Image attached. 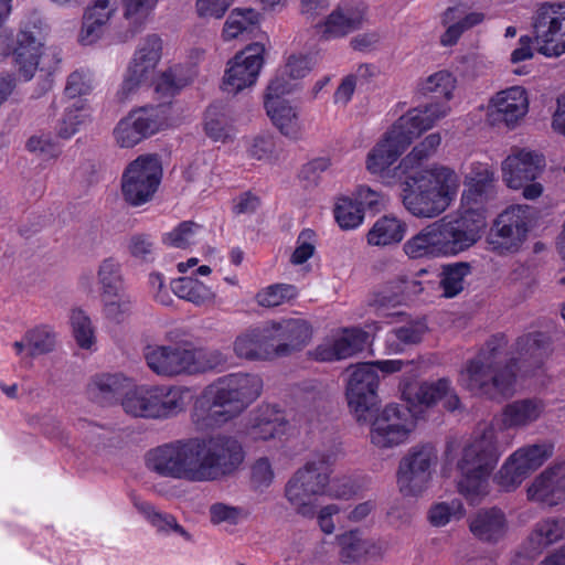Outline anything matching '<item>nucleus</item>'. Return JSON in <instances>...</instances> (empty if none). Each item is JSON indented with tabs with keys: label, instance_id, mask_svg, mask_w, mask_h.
I'll use <instances>...</instances> for the list:
<instances>
[{
	"label": "nucleus",
	"instance_id": "nucleus-37",
	"mask_svg": "<svg viewBox=\"0 0 565 565\" xmlns=\"http://www.w3.org/2000/svg\"><path fill=\"white\" fill-rule=\"evenodd\" d=\"M171 288L175 296L196 306L213 303L215 300V294L211 288L192 277L173 280Z\"/></svg>",
	"mask_w": 565,
	"mask_h": 565
},
{
	"label": "nucleus",
	"instance_id": "nucleus-29",
	"mask_svg": "<svg viewBox=\"0 0 565 565\" xmlns=\"http://www.w3.org/2000/svg\"><path fill=\"white\" fill-rule=\"evenodd\" d=\"M340 547L339 557L344 565H359L369 558L380 554L377 543L366 539L359 530H350L337 536Z\"/></svg>",
	"mask_w": 565,
	"mask_h": 565
},
{
	"label": "nucleus",
	"instance_id": "nucleus-1",
	"mask_svg": "<svg viewBox=\"0 0 565 565\" xmlns=\"http://www.w3.org/2000/svg\"><path fill=\"white\" fill-rule=\"evenodd\" d=\"M465 184L468 189L462 193V201L482 205L492 194L493 172L488 164L472 163ZM486 225L483 213L471 206L459 216H444L426 225L404 244L403 249L413 259L455 256L473 246Z\"/></svg>",
	"mask_w": 565,
	"mask_h": 565
},
{
	"label": "nucleus",
	"instance_id": "nucleus-18",
	"mask_svg": "<svg viewBox=\"0 0 565 565\" xmlns=\"http://www.w3.org/2000/svg\"><path fill=\"white\" fill-rule=\"evenodd\" d=\"M530 220L527 205H512L505 209L490 230L488 242L491 249L499 254L516 252L525 241Z\"/></svg>",
	"mask_w": 565,
	"mask_h": 565
},
{
	"label": "nucleus",
	"instance_id": "nucleus-5",
	"mask_svg": "<svg viewBox=\"0 0 565 565\" xmlns=\"http://www.w3.org/2000/svg\"><path fill=\"white\" fill-rule=\"evenodd\" d=\"M446 103H431L414 108L401 116L371 149L366 157V170L384 178L414 139L448 115Z\"/></svg>",
	"mask_w": 565,
	"mask_h": 565
},
{
	"label": "nucleus",
	"instance_id": "nucleus-12",
	"mask_svg": "<svg viewBox=\"0 0 565 565\" xmlns=\"http://www.w3.org/2000/svg\"><path fill=\"white\" fill-rule=\"evenodd\" d=\"M437 450L430 444L411 447L402 457L396 482L404 497L417 498L427 489L431 480L433 468L437 465Z\"/></svg>",
	"mask_w": 565,
	"mask_h": 565
},
{
	"label": "nucleus",
	"instance_id": "nucleus-10",
	"mask_svg": "<svg viewBox=\"0 0 565 565\" xmlns=\"http://www.w3.org/2000/svg\"><path fill=\"white\" fill-rule=\"evenodd\" d=\"M186 392L178 386H139L125 393L121 406L132 417L168 418L184 409Z\"/></svg>",
	"mask_w": 565,
	"mask_h": 565
},
{
	"label": "nucleus",
	"instance_id": "nucleus-58",
	"mask_svg": "<svg viewBox=\"0 0 565 565\" xmlns=\"http://www.w3.org/2000/svg\"><path fill=\"white\" fill-rule=\"evenodd\" d=\"M128 250L132 257L148 262L154 254V243L147 234H135L129 238Z\"/></svg>",
	"mask_w": 565,
	"mask_h": 565
},
{
	"label": "nucleus",
	"instance_id": "nucleus-63",
	"mask_svg": "<svg viewBox=\"0 0 565 565\" xmlns=\"http://www.w3.org/2000/svg\"><path fill=\"white\" fill-rule=\"evenodd\" d=\"M426 330L425 323L416 321L395 329L393 334L404 344H416L422 341Z\"/></svg>",
	"mask_w": 565,
	"mask_h": 565
},
{
	"label": "nucleus",
	"instance_id": "nucleus-11",
	"mask_svg": "<svg viewBox=\"0 0 565 565\" xmlns=\"http://www.w3.org/2000/svg\"><path fill=\"white\" fill-rule=\"evenodd\" d=\"M329 471L323 460L309 461L287 482L285 495L296 512L305 518L316 513V500L324 493Z\"/></svg>",
	"mask_w": 565,
	"mask_h": 565
},
{
	"label": "nucleus",
	"instance_id": "nucleus-8",
	"mask_svg": "<svg viewBox=\"0 0 565 565\" xmlns=\"http://www.w3.org/2000/svg\"><path fill=\"white\" fill-rule=\"evenodd\" d=\"M143 358L153 373L164 377L203 374L221 369L227 362L218 350L186 344H149L143 349Z\"/></svg>",
	"mask_w": 565,
	"mask_h": 565
},
{
	"label": "nucleus",
	"instance_id": "nucleus-33",
	"mask_svg": "<svg viewBox=\"0 0 565 565\" xmlns=\"http://www.w3.org/2000/svg\"><path fill=\"white\" fill-rule=\"evenodd\" d=\"M406 225L394 216H382L366 234L367 244L371 246H388L399 243L405 235Z\"/></svg>",
	"mask_w": 565,
	"mask_h": 565
},
{
	"label": "nucleus",
	"instance_id": "nucleus-23",
	"mask_svg": "<svg viewBox=\"0 0 565 565\" xmlns=\"http://www.w3.org/2000/svg\"><path fill=\"white\" fill-rule=\"evenodd\" d=\"M532 501L556 505L565 501V461L556 462L543 470L527 489Z\"/></svg>",
	"mask_w": 565,
	"mask_h": 565
},
{
	"label": "nucleus",
	"instance_id": "nucleus-2",
	"mask_svg": "<svg viewBox=\"0 0 565 565\" xmlns=\"http://www.w3.org/2000/svg\"><path fill=\"white\" fill-rule=\"evenodd\" d=\"M244 458L235 437L216 434L158 446L147 454V467L161 477L209 482L233 476Z\"/></svg>",
	"mask_w": 565,
	"mask_h": 565
},
{
	"label": "nucleus",
	"instance_id": "nucleus-40",
	"mask_svg": "<svg viewBox=\"0 0 565 565\" xmlns=\"http://www.w3.org/2000/svg\"><path fill=\"white\" fill-rule=\"evenodd\" d=\"M162 55V40L157 34H148L139 43L132 61L140 64L152 77Z\"/></svg>",
	"mask_w": 565,
	"mask_h": 565
},
{
	"label": "nucleus",
	"instance_id": "nucleus-61",
	"mask_svg": "<svg viewBox=\"0 0 565 565\" xmlns=\"http://www.w3.org/2000/svg\"><path fill=\"white\" fill-rule=\"evenodd\" d=\"M290 79L285 73L275 76L267 86L265 100L281 99L282 96L294 93L298 85Z\"/></svg>",
	"mask_w": 565,
	"mask_h": 565
},
{
	"label": "nucleus",
	"instance_id": "nucleus-17",
	"mask_svg": "<svg viewBox=\"0 0 565 565\" xmlns=\"http://www.w3.org/2000/svg\"><path fill=\"white\" fill-rule=\"evenodd\" d=\"M553 445L546 441L520 447L500 468L495 476L498 484L507 491L518 488L553 456Z\"/></svg>",
	"mask_w": 565,
	"mask_h": 565
},
{
	"label": "nucleus",
	"instance_id": "nucleus-34",
	"mask_svg": "<svg viewBox=\"0 0 565 565\" xmlns=\"http://www.w3.org/2000/svg\"><path fill=\"white\" fill-rule=\"evenodd\" d=\"M287 422L284 416L270 407L259 411L253 419L249 434L257 440H269L280 437L286 431Z\"/></svg>",
	"mask_w": 565,
	"mask_h": 565
},
{
	"label": "nucleus",
	"instance_id": "nucleus-32",
	"mask_svg": "<svg viewBox=\"0 0 565 565\" xmlns=\"http://www.w3.org/2000/svg\"><path fill=\"white\" fill-rule=\"evenodd\" d=\"M565 537V519L547 518L535 524L526 542L527 553L539 555L547 546Z\"/></svg>",
	"mask_w": 565,
	"mask_h": 565
},
{
	"label": "nucleus",
	"instance_id": "nucleus-49",
	"mask_svg": "<svg viewBox=\"0 0 565 565\" xmlns=\"http://www.w3.org/2000/svg\"><path fill=\"white\" fill-rule=\"evenodd\" d=\"M369 335L365 331L360 329L347 330L343 335L333 341L338 359H347L363 350L366 344Z\"/></svg>",
	"mask_w": 565,
	"mask_h": 565
},
{
	"label": "nucleus",
	"instance_id": "nucleus-20",
	"mask_svg": "<svg viewBox=\"0 0 565 565\" xmlns=\"http://www.w3.org/2000/svg\"><path fill=\"white\" fill-rule=\"evenodd\" d=\"M267 324L278 358L299 352L311 341L312 327L302 318L271 320Z\"/></svg>",
	"mask_w": 565,
	"mask_h": 565
},
{
	"label": "nucleus",
	"instance_id": "nucleus-47",
	"mask_svg": "<svg viewBox=\"0 0 565 565\" xmlns=\"http://www.w3.org/2000/svg\"><path fill=\"white\" fill-rule=\"evenodd\" d=\"M456 87V78L448 71H439L428 76L420 85L423 94H436L449 100Z\"/></svg>",
	"mask_w": 565,
	"mask_h": 565
},
{
	"label": "nucleus",
	"instance_id": "nucleus-13",
	"mask_svg": "<svg viewBox=\"0 0 565 565\" xmlns=\"http://www.w3.org/2000/svg\"><path fill=\"white\" fill-rule=\"evenodd\" d=\"M533 43L539 53L557 57L565 53V6L543 2L532 15Z\"/></svg>",
	"mask_w": 565,
	"mask_h": 565
},
{
	"label": "nucleus",
	"instance_id": "nucleus-4",
	"mask_svg": "<svg viewBox=\"0 0 565 565\" xmlns=\"http://www.w3.org/2000/svg\"><path fill=\"white\" fill-rule=\"evenodd\" d=\"M263 381L256 374H228L210 385L204 394L206 406H196L192 422L198 430L220 426L241 414L262 393Z\"/></svg>",
	"mask_w": 565,
	"mask_h": 565
},
{
	"label": "nucleus",
	"instance_id": "nucleus-3",
	"mask_svg": "<svg viewBox=\"0 0 565 565\" xmlns=\"http://www.w3.org/2000/svg\"><path fill=\"white\" fill-rule=\"evenodd\" d=\"M504 337L490 339L479 354L468 361L460 372V384L477 396L502 399L514 393L516 361L539 365L548 350V340L543 333L520 337L514 347L516 356L508 358Z\"/></svg>",
	"mask_w": 565,
	"mask_h": 565
},
{
	"label": "nucleus",
	"instance_id": "nucleus-55",
	"mask_svg": "<svg viewBox=\"0 0 565 565\" xmlns=\"http://www.w3.org/2000/svg\"><path fill=\"white\" fill-rule=\"evenodd\" d=\"M140 510L151 522V524L156 526L159 531L173 530L182 535H186V532L177 523V520L173 515L161 513L157 511L154 507L148 503L141 504Z\"/></svg>",
	"mask_w": 565,
	"mask_h": 565
},
{
	"label": "nucleus",
	"instance_id": "nucleus-64",
	"mask_svg": "<svg viewBox=\"0 0 565 565\" xmlns=\"http://www.w3.org/2000/svg\"><path fill=\"white\" fill-rule=\"evenodd\" d=\"M274 480V470L269 460L262 457L252 467V481L256 488H267Z\"/></svg>",
	"mask_w": 565,
	"mask_h": 565
},
{
	"label": "nucleus",
	"instance_id": "nucleus-38",
	"mask_svg": "<svg viewBox=\"0 0 565 565\" xmlns=\"http://www.w3.org/2000/svg\"><path fill=\"white\" fill-rule=\"evenodd\" d=\"M471 274V265L467 262H457L441 266L439 286L444 296L452 298L459 295L463 288L467 276Z\"/></svg>",
	"mask_w": 565,
	"mask_h": 565
},
{
	"label": "nucleus",
	"instance_id": "nucleus-6",
	"mask_svg": "<svg viewBox=\"0 0 565 565\" xmlns=\"http://www.w3.org/2000/svg\"><path fill=\"white\" fill-rule=\"evenodd\" d=\"M502 450L497 440L492 423L480 425L461 449L457 461L460 472L458 491L471 504L478 503L489 490V478L494 470Z\"/></svg>",
	"mask_w": 565,
	"mask_h": 565
},
{
	"label": "nucleus",
	"instance_id": "nucleus-46",
	"mask_svg": "<svg viewBox=\"0 0 565 565\" xmlns=\"http://www.w3.org/2000/svg\"><path fill=\"white\" fill-rule=\"evenodd\" d=\"M297 296V289L292 285L276 284L268 286L256 295V302L260 307L274 308Z\"/></svg>",
	"mask_w": 565,
	"mask_h": 565
},
{
	"label": "nucleus",
	"instance_id": "nucleus-9",
	"mask_svg": "<svg viewBox=\"0 0 565 565\" xmlns=\"http://www.w3.org/2000/svg\"><path fill=\"white\" fill-rule=\"evenodd\" d=\"M412 362L402 360H386L356 364L349 369L350 376L347 384V398L350 409L358 420L375 406L377 401V387L380 383L379 371L391 374L399 372Z\"/></svg>",
	"mask_w": 565,
	"mask_h": 565
},
{
	"label": "nucleus",
	"instance_id": "nucleus-43",
	"mask_svg": "<svg viewBox=\"0 0 565 565\" xmlns=\"http://www.w3.org/2000/svg\"><path fill=\"white\" fill-rule=\"evenodd\" d=\"M258 21V13L253 9H235L228 15L223 36L225 40H232L249 30Z\"/></svg>",
	"mask_w": 565,
	"mask_h": 565
},
{
	"label": "nucleus",
	"instance_id": "nucleus-7",
	"mask_svg": "<svg viewBox=\"0 0 565 565\" xmlns=\"http://www.w3.org/2000/svg\"><path fill=\"white\" fill-rule=\"evenodd\" d=\"M459 189L457 173L434 167L408 178L402 192L404 207L415 217L435 218L451 204Z\"/></svg>",
	"mask_w": 565,
	"mask_h": 565
},
{
	"label": "nucleus",
	"instance_id": "nucleus-62",
	"mask_svg": "<svg viewBox=\"0 0 565 565\" xmlns=\"http://www.w3.org/2000/svg\"><path fill=\"white\" fill-rule=\"evenodd\" d=\"M232 2L233 0H196L195 10L200 18L220 19Z\"/></svg>",
	"mask_w": 565,
	"mask_h": 565
},
{
	"label": "nucleus",
	"instance_id": "nucleus-21",
	"mask_svg": "<svg viewBox=\"0 0 565 565\" xmlns=\"http://www.w3.org/2000/svg\"><path fill=\"white\" fill-rule=\"evenodd\" d=\"M545 167L544 158L525 149H514L502 162L503 180L511 189H521L534 181Z\"/></svg>",
	"mask_w": 565,
	"mask_h": 565
},
{
	"label": "nucleus",
	"instance_id": "nucleus-15",
	"mask_svg": "<svg viewBox=\"0 0 565 565\" xmlns=\"http://www.w3.org/2000/svg\"><path fill=\"white\" fill-rule=\"evenodd\" d=\"M167 105H151L132 109L121 118L113 130L115 142L120 148H132L160 131L168 121Z\"/></svg>",
	"mask_w": 565,
	"mask_h": 565
},
{
	"label": "nucleus",
	"instance_id": "nucleus-56",
	"mask_svg": "<svg viewBox=\"0 0 565 565\" xmlns=\"http://www.w3.org/2000/svg\"><path fill=\"white\" fill-rule=\"evenodd\" d=\"M244 516L243 510L238 507L216 502L210 507V520L213 524L226 523L235 525Z\"/></svg>",
	"mask_w": 565,
	"mask_h": 565
},
{
	"label": "nucleus",
	"instance_id": "nucleus-16",
	"mask_svg": "<svg viewBox=\"0 0 565 565\" xmlns=\"http://www.w3.org/2000/svg\"><path fill=\"white\" fill-rule=\"evenodd\" d=\"M415 428L408 407L387 404L374 418L370 429V443L377 449H392L405 444Z\"/></svg>",
	"mask_w": 565,
	"mask_h": 565
},
{
	"label": "nucleus",
	"instance_id": "nucleus-19",
	"mask_svg": "<svg viewBox=\"0 0 565 565\" xmlns=\"http://www.w3.org/2000/svg\"><path fill=\"white\" fill-rule=\"evenodd\" d=\"M265 47L260 43L246 46L228 62L222 88L228 94H237L255 84L264 63Z\"/></svg>",
	"mask_w": 565,
	"mask_h": 565
},
{
	"label": "nucleus",
	"instance_id": "nucleus-50",
	"mask_svg": "<svg viewBox=\"0 0 565 565\" xmlns=\"http://www.w3.org/2000/svg\"><path fill=\"white\" fill-rule=\"evenodd\" d=\"M71 324L77 344L83 349H90L95 343V332L89 317L82 309H73Z\"/></svg>",
	"mask_w": 565,
	"mask_h": 565
},
{
	"label": "nucleus",
	"instance_id": "nucleus-59",
	"mask_svg": "<svg viewBox=\"0 0 565 565\" xmlns=\"http://www.w3.org/2000/svg\"><path fill=\"white\" fill-rule=\"evenodd\" d=\"M459 503L439 502L434 504L428 512V520L434 526H445L448 524L452 516L460 510Z\"/></svg>",
	"mask_w": 565,
	"mask_h": 565
},
{
	"label": "nucleus",
	"instance_id": "nucleus-51",
	"mask_svg": "<svg viewBox=\"0 0 565 565\" xmlns=\"http://www.w3.org/2000/svg\"><path fill=\"white\" fill-rule=\"evenodd\" d=\"M86 117L85 104L82 100H76L66 109L58 135L65 139L70 138L78 130V127L86 120Z\"/></svg>",
	"mask_w": 565,
	"mask_h": 565
},
{
	"label": "nucleus",
	"instance_id": "nucleus-52",
	"mask_svg": "<svg viewBox=\"0 0 565 565\" xmlns=\"http://www.w3.org/2000/svg\"><path fill=\"white\" fill-rule=\"evenodd\" d=\"M403 303V295L393 288L391 281L380 291L375 292L369 305L377 315L385 316L387 310Z\"/></svg>",
	"mask_w": 565,
	"mask_h": 565
},
{
	"label": "nucleus",
	"instance_id": "nucleus-26",
	"mask_svg": "<svg viewBox=\"0 0 565 565\" xmlns=\"http://www.w3.org/2000/svg\"><path fill=\"white\" fill-rule=\"evenodd\" d=\"M492 116L508 127L514 126L529 109L527 95L524 88L513 86L495 94L491 99Z\"/></svg>",
	"mask_w": 565,
	"mask_h": 565
},
{
	"label": "nucleus",
	"instance_id": "nucleus-42",
	"mask_svg": "<svg viewBox=\"0 0 565 565\" xmlns=\"http://www.w3.org/2000/svg\"><path fill=\"white\" fill-rule=\"evenodd\" d=\"M334 217L341 228L353 230L362 224L364 211L356 201L344 196L337 201Z\"/></svg>",
	"mask_w": 565,
	"mask_h": 565
},
{
	"label": "nucleus",
	"instance_id": "nucleus-54",
	"mask_svg": "<svg viewBox=\"0 0 565 565\" xmlns=\"http://www.w3.org/2000/svg\"><path fill=\"white\" fill-rule=\"evenodd\" d=\"M92 89L93 77L90 72L81 68L68 75L64 92L70 98H76L89 94Z\"/></svg>",
	"mask_w": 565,
	"mask_h": 565
},
{
	"label": "nucleus",
	"instance_id": "nucleus-30",
	"mask_svg": "<svg viewBox=\"0 0 565 565\" xmlns=\"http://www.w3.org/2000/svg\"><path fill=\"white\" fill-rule=\"evenodd\" d=\"M41 42L32 32L20 31L13 46L12 58L18 67L20 77L28 82L33 76L39 65L41 55Z\"/></svg>",
	"mask_w": 565,
	"mask_h": 565
},
{
	"label": "nucleus",
	"instance_id": "nucleus-35",
	"mask_svg": "<svg viewBox=\"0 0 565 565\" xmlns=\"http://www.w3.org/2000/svg\"><path fill=\"white\" fill-rule=\"evenodd\" d=\"M159 0H121V11L128 29L125 40L134 38L139 33L148 20Z\"/></svg>",
	"mask_w": 565,
	"mask_h": 565
},
{
	"label": "nucleus",
	"instance_id": "nucleus-39",
	"mask_svg": "<svg viewBox=\"0 0 565 565\" xmlns=\"http://www.w3.org/2000/svg\"><path fill=\"white\" fill-rule=\"evenodd\" d=\"M97 279L105 299L119 296L124 284L119 262L113 257L105 258L98 266Z\"/></svg>",
	"mask_w": 565,
	"mask_h": 565
},
{
	"label": "nucleus",
	"instance_id": "nucleus-24",
	"mask_svg": "<svg viewBox=\"0 0 565 565\" xmlns=\"http://www.w3.org/2000/svg\"><path fill=\"white\" fill-rule=\"evenodd\" d=\"M234 352L238 358L250 361L278 358L267 322L241 333L234 341Z\"/></svg>",
	"mask_w": 565,
	"mask_h": 565
},
{
	"label": "nucleus",
	"instance_id": "nucleus-28",
	"mask_svg": "<svg viewBox=\"0 0 565 565\" xmlns=\"http://www.w3.org/2000/svg\"><path fill=\"white\" fill-rule=\"evenodd\" d=\"M469 530L479 541L497 543L507 533L508 521L498 508L480 509L469 519Z\"/></svg>",
	"mask_w": 565,
	"mask_h": 565
},
{
	"label": "nucleus",
	"instance_id": "nucleus-44",
	"mask_svg": "<svg viewBox=\"0 0 565 565\" xmlns=\"http://www.w3.org/2000/svg\"><path fill=\"white\" fill-rule=\"evenodd\" d=\"M152 79V76L148 74V68L146 70L140 66V64L134 62L131 60L126 75L124 77L122 84L117 92V96L120 102L127 100L132 94H135L138 88Z\"/></svg>",
	"mask_w": 565,
	"mask_h": 565
},
{
	"label": "nucleus",
	"instance_id": "nucleus-14",
	"mask_svg": "<svg viewBox=\"0 0 565 565\" xmlns=\"http://www.w3.org/2000/svg\"><path fill=\"white\" fill-rule=\"evenodd\" d=\"M162 178L159 159L152 154L139 156L121 175V193L125 201L139 206L152 200Z\"/></svg>",
	"mask_w": 565,
	"mask_h": 565
},
{
	"label": "nucleus",
	"instance_id": "nucleus-41",
	"mask_svg": "<svg viewBox=\"0 0 565 565\" xmlns=\"http://www.w3.org/2000/svg\"><path fill=\"white\" fill-rule=\"evenodd\" d=\"M124 382L118 375H102L92 382L89 392L102 404H113L122 395Z\"/></svg>",
	"mask_w": 565,
	"mask_h": 565
},
{
	"label": "nucleus",
	"instance_id": "nucleus-48",
	"mask_svg": "<svg viewBox=\"0 0 565 565\" xmlns=\"http://www.w3.org/2000/svg\"><path fill=\"white\" fill-rule=\"evenodd\" d=\"M24 340L26 341L31 355L49 353L53 351L55 347V334L47 326L29 330L24 335Z\"/></svg>",
	"mask_w": 565,
	"mask_h": 565
},
{
	"label": "nucleus",
	"instance_id": "nucleus-60",
	"mask_svg": "<svg viewBox=\"0 0 565 565\" xmlns=\"http://www.w3.org/2000/svg\"><path fill=\"white\" fill-rule=\"evenodd\" d=\"M117 10V0H96L95 3L89 7L84 17L99 24L106 25L113 14Z\"/></svg>",
	"mask_w": 565,
	"mask_h": 565
},
{
	"label": "nucleus",
	"instance_id": "nucleus-53",
	"mask_svg": "<svg viewBox=\"0 0 565 565\" xmlns=\"http://www.w3.org/2000/svg\"><path fill=\"white\" fill-rule=\"evenodd\" d=\"M200 228L194 222H183L173 231L168 233L163 242L172 247L186 248L195 243L196 232Z\"/></svg>",
	"mask_w": 565,
	"mask_h": 565
},
{
	"label": "nucleus",
	"instance_id": "nucleus-36",
	"mask_svg": "<svg viewBox=\"0 0 565 565\" xmlns=\"http://www.w3.org/2000/svg\"><path fill=\"white\" fill-rule=\"evenodd\" d=\"M204 130L215 141L228 140L233 134L230 110L223 105H211L205 113Z\"/></svg>",
	"mask_w": 565,
	"mask_h": 565
},
{
	"label": "nucleus",
	"instance_id": "nucleus-22",
	"mask_svg": "<svg viewBox=\"0 0 565 565\" xmlns=\"http://www.w3.org/2000/svg\"><path fill=\"white\" fill-rule=\"evenodd\" d=\"M402 396L411 405L427 407L435 405L438 401H444V406L451 412L459 408L460 405L459 397L447 379L419 384L408 383L402 388Z\"/></svg>",
	"mask_w": 565,
	"mask_h": 565
},
{
	"label": "nucleus",
	"instance_id": "nucleus-45",
	"mask_svg": "<svg viewBox=\"0 0 565 565\" xmlns=\"http://www.w3.org/2000/svg\"><path fill=\"white\" fill-rule=\"evenodd\" d=\"M440 142L441 137L438 132L428 135L401 161L398 168H404L406 170L420 164L424 160H427L436 152Z\"/></svg>",
	"mask_w": 565,
	"mask_h": 565
},
{
	"label": "nucleus",
	"instance_id": "nucleus-25",
	"mask_svg": "<svg viewBox=\"0 0 565 565\" xmlns=\"http://www.w3.org/2000/svg\"><path fill=\"white\" fill-rule=\"evenodd\" d=\"M364 21V13L356 7L338 6L323 21L316 25L320 39L330 41L343 38L360 29Z\"/></svg>",
	"mask_w": 565,
	"mask_h": 565
},
{
	"label": "nucleus",
	"instance_id": "nucleus-27",
	"mask_svg": "<svg viewBox=\"0 0 565 565\" xmlns=\"http://www.w3.org/2000/svg\"><path fill=\"white\" fill-rule=\"evenodd\" d=\"M546 404L543 399L529 397L507 404L501 413L503 429L526 428L543 417Z\"/></svg>",
	"mask_w": 565,
	"mask_h": 565
},
{
	"label": "nucleus",
	"instance_id": "nucleus-31",
	"mask_svg": "<svg viewBox=\"0 0 565 565\" xmlns=\"http://www.w3.org/2000/svg\"><path fill=\"white\" fill-rule=\"evenodd\" d=\"M266 113L273 125L286 137L298 139L302 131L297 107L284 99L264 102Z\"/></svg>",
	"mask_w": 565,
	"mask_h": 565
},
{
	"label": "nucleus",
	"instance_id": "nucleus-57",
	"mask_svg": "<svg viewBox=\"0 0 565 565\" xmlns=\"http://www.w3.org/2000/svg\"><path fill=\"white\" fill-rule=\"evenodd\" d=\"M315 237L316 234L312 230H303L297 238V247L291 254L290 262L294 265H301L306 263L315 253Z\"/></svg>",
	"mask_w": 565,
	"mask_h": 565
}]
</instances>
